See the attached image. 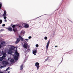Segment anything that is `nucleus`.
Masks as SVG:
<instances>
[{
	"instance_id": "f257e3e1",
	"label": "nucleus",
	"mask_w": 73,
	"mask_h": 73,
	"mask_svg": "<svg viewBox=\"0 0 73 73\" xmlns=\"http://www.w3.org/2000/svg\"><path fill=\"white\" fill-rule=\"evenodd\" d=\"M2 52L1 53V54L2 55H3V56L2 57H0V61H2L3 59H4V58H5V57L7 56V55H6V52H4L3 51H2Z\"/></svg>"
},
{
	"instance_id": "f03ea898",
	"label": "nucleus",
	"mask_w": 73,
	"mask_h": 73,
	"mask_svg": "<svg viewBox=\"0 0 73 73\" xmlns=\"http://www.w3.org/2000/svg\"><path fill=\"white\" fill-rule=\"evenodd\" d=\"M40 64L38 62H36L35 64V66H36L37 68V70H38V69H39V68H40Z\"/></svg>"
},
{
	"instance_id": "7ed1b4c3",
	"label": "nucleus",
	"mask_w": 73,
	"mask_h": 73,
	"mask_svg": "<svg viewBox=\"0 0 73 73\" xmlns=\"http://www.w3.org/2000/svg\"><path fill=\"white\" fill-rule=\"evenodd\" d=\"M15 55H16L15 56H16L18 57H19V56H20L19 53H18L17 50H15Z\"/></svg>"
},
{
	"instance_id": "20e7f679",
	"label": "nucleus",
	"mask_w": 73,
	"mask_h": 73,
	"mask_svg": "<svg viewBox=\"0 0 73 73\" xmlns=\"http://www.w3.org/2000/svg\"><path fill=\"white\" fill-rule=\"evenodd\" d=\"M49 44H50V40H49L46 46V49L47 50H48V46H49Z\"/></svg>"
},
{
	"instance_id": "39448f33",
	"label": "nucleus",
	"mask_w": 73,
	"mask_h": 73,
	"mask_svg": "<svg viewBox=\"0 0 73 73\" xmlns=\"http://www.w3.org/2000/svg\"><path fill=\"white\" fill-rule=\"evenodd\" d=\"M20 38H17V39L16 41L15 42V44H18L19 42H20Z\"/></svg>"
},
{
	"instance_id": "423d86ee",
	"label": "nucleus",
	"mask_w": 73,
	"mask_h": 73,
	"mask_svg": "<svg viewBox=\"0 0 73 73\" xmlns=\"http://www.w3.org/2000/svg\"><path fill=\"white\" fill-rule=\"evenodd\" d=\"M11 48L9 49L10 50L12 51V50H15V47H14V46H11Z\"/></svg>"
},
{
	"instance_id": "0eeeda50",
	"label": "nucleus",
	"mask_w": 73,
	"mask_h": 73,
	"mask_svg": "<svg viewBox=\"0 0 73 73\" xmlns=\"http://www.w3.org/2000/svg\"><path fill=\"white\" fill-rule=\"evenodd\" d=\"M25 31H21V33L20 35H23V36H24V34H25Z\"/></svg>"
},
{
	"instance_id": "6e6552de",
	"label": "nucleus",
	"mask_w": 73,
	"mask_h": 73,
	"mask_svg": "<svg viewBox=\"0 0 73 73\" xmlns=\"http://www.w3.org/2000/svg\"><path fill=\"white\" fill-rule=\"evenodd\" d=\"M19 56H16L15 55L14 56V59L15 61H17L19 58H18Z\"/></svg>"
},
{
	"instance_id": "1a4fd4ad",
	"label": "nucleus",
	"mask_w": 73,
	"mask_h": 73,
	"mask_svg": "<svg viewBox=\"0 0 73 73\" xmlns=\"http://www.w3.org/2000/svg\"><path fill=\"white\" fill-rule=\"evenodd\" d=\"M23 47L25 49L27 48V44L26 43H25L23 45Z\"/></svg>"
},
{
	"instance_id": "9d476101",
	"label": "nucleus",
	"mask_w": 73,
	"mask_h": 73,
	"mask_svg": "<svg viewBox=\"0 0 73 73\" xmlns=\"http://www.w3.org/2000/svg\"><path fill=\"white\" fill-rule=\"evenodd\" d=\"M3 63L4 65H7V64H8V62L6 61H3Z\"/></svg>"
},
{
	"instance_id": "9b49d317",
	"label": "nucleus",
	"mask_w": 73,
	"mask_h": 73,
	"mask_svg": "<svg viewBox=\"0 0 73 73\" xmlns=\"http://www.w3.org/2000/svg\"><path fill=\"white\" fill-rule=\"evenodd\" d=\"M10 32H12L13 30L12 29L11 27H9L8 29H7Z\"/></svg>"
},
{
	"instance_id": "f8f14e48",
	"label": "nucleus",
	"mask_w": 73,
	"mask_h": 73,
	"mask_svg": "<svg viewBox=\"0 0 73 73\" xmlns=\"http://www.w3.org/2000/svg\"><path fill=\"white\" fill-rule=\"evenodd\" d=\"M13 53V52H12V51L11 50H9L8 52V54H12Z\"/></svg>"
},
{
	"instance_id": "ddd939ff",
	"label": "nucleus",
	"mask_w": 73,
	"mask_h": 73,
	"mask_svg": "<svg viewBox=\"0 0 73 73\" xmlns=\"http://www.w3.org/2000/svg\"><path fill=\"white\" fill-rule=\"evenodd\" d=\"M19 38L20 39L21 41H24V39H23V37L19 35Z\"/></svg>"
},
{
	"instance_id": "4468645a",
	"label": "nucleus",
	"mask_w": 73,
	"mask_h": 73,
	"mask_svg": "<svg viewBox=\"0 0 73 73\" xmlns=\"http://www.w3.org/2000/svg\"><path fill=\"white\" fill-rule=\"evenodd\" d=\"M20 70H23V68H24V66L23 65V64H22L20 67Z\"/></svg>"
},
{
	"instance_id": "2eb2a0df",
	"label": "nucleus",
	"mask_w": 73,
	"mask_h": 73,
	"mask_svg": "<svg viewBox=\"0 0 73 73\" xmlns=\"http://www.w3.org/2000/svg\"><path fill=\"white\" fill-rule=\"evenodd\" d=\"M28 27H29V25L27 24H25L24 26V27H25V28H28Z\"/></svg>"
},
{
	"instance_id": "dca6fc26",
	"label": "nucleus",
	"mask_w": 73,
	"mask_h": 73,
	"mask_svg": "<svg viewBox=\"0 0 73 73\" xmlns=\"http://www.w3.org/2000/svg\"><path fill=\"white\" fill-rule=\"evenodd\" d=\"M33 54H34V55H36V54L35 53H37V50H35L33 51Z\"/></svg>"
},
{
	"instance_id": "f3484780",
	"label": "nucleus",
	"mask_w": 73,
	"mask_h": 73,
	"mask_svg": "<svg viewBox=\"0 0 73 73\" xmlns=\"http://www.w3.org/2000/svg\"><path fill=\"white\" fill-rule=\"evenodd\" d=\"M5 42H4L3 41H2L1 42V45H3L5 44Z\"/></svg>"
},
{
	"instance_id": "a211bd4d",
	"label": "nucleus",
	"mask_w": 73,
	"mask_h": 73,
	"mask_svg": "<svg viewBox=\"0 0 73 73\" xmlns=\"http://www.w3.org/2000/svg\"><path fill=\"white\" fill-rule=\"evenodd\" d=\"M6 14H7V12H6V11L5 10L4 12V13L3 14V16H4L6 15Z\"/></svg>"
},
{
	"instance_id": "6ab92c4d",
	"label": "nucleus",
	"mask_w": 73,
	"mask_h": 73,
	"mask_svg": "<svg viewBox=\"0 0 73 73\" xmlns=\"http://www.w3.org/2000/svg\"><path fill=\"white\" fill-rule=\"evenodd\" d=\"M10 62H14V59H11L10 60Z\"/></svg>"
},
{
	"instance_id": "aec40b11",
	"label": "nucleus",
	"mask_w": 73,
	"mask_h": 73,
	"mask_svg": "<svg viewBox=\"0 0 73 73\" xmlns=\"http://www.w3.org/2000/svg\"><path fill=\"white\" fill-rule=\"evenodd\" d=\"M17 25H13L12 26V28H15V27H17Z\"/></svg>"
},
{
	"instance_id": "412c9836",
	"label": "nucleus",
	"mask_w": 73,
	"mask_h": 73,
	"mask_svg": "<svg viewBox=\"0 0 73 73\" xmlns=\"http://www.w3.org/2000/svg\"><path fill=\"white\" fill-rule=\"evenodd\" d=\"M13 31L14 32H16V31H17V29H16L13 28Z\"/></svg>"
},
{
	"instance_id": "4be33fe9",
	"label": "nucleus",
	"mask_w": 73,
	"mask_h": 73,
	"mask_svg": "<svg viewBox=\"0 0 73 73\" xmlns=\"http://www.w3.org/2000/svg\"><path fill=\"white\" fill-rule=\"evenodd\" d=\"M1 7H2V3L0 2V9H1Z\"/></svg>"
},
{
	"instance_id": "5701e85b",
	"label": "nucleus",
	"mask_w": 73,
	"mask_h": 73,
	"mask_svg": "<svg viewBox=\"0 0 73 73\" xmlns=\"http://www.w3.org/2000/svg\"><path fill=\"white\" fill-rule=\"evenodd\" d=\"M9 68L10 67H9L7 68L6 70V71H7V70H9Z\"/></svg>"
},
{
	"instance_id": "b1692460",
	"label": "nucleus",
	"mask_w": 73,
	"mask_h": 73,
	"mask_svg": "<svg viewBox=\"0 0 73 73\" xmlns=\"http://www.w3.org/2000/svg\"><path fill=\"white\" fill-rule=\"evenodd\" d=\"M49 57L47 58V59H45V61H48V59H49Z\"/></svg>"
},
{
	"instance_id": "393cba45",
	"label": "nucleus",
	"mask_w": 73,
	"mask_h": 73,
	"mask_svg": "<svg viewBox=\"0 0 73 73\" xmlns=\"http://www.w3.org/2000/svg\"><path fill=\"white\" fill-rule=\"evenodd\" d=\"M44 38L45 40H47V39H48V38L46 36H45Z\"/></svg>"
},
{
	"instance_id": "a878e982",
	"label": "nucleus",
	"mask_w": 73,
	"mask_h": 73,
	"mask_svg": "<svg viewBox=\"0 0 73 73\" xmlns=\"http://www.w3.org/2000/svg\"><path fill=\"white\" fill-rule=\"evenodd\" d=\"M2 23V20H0V24H1Z\"/></svg>"
},
{
	"instance_id": "bb28decb",
	"label": "nucleus",
	"mask_w": 73,
	"mask_h": 73,
	"mask_svg": "<svg viewBox=\"0 0 73 73\" xmlns=\"http://www.w3.org/2000/svg\"><path fill=\"white\" fill-rule=\"evenodd\" d=\"M18 27L19 28H22V26L21 25H18Z\"/></svg>"
},
{
	"instance_id": "cd10ccee",
	"label": "nucleus",
	"mask_w": 73,
	"mask_h": 73,
	"mask_svg": "<svg viewBox=\"0 0 73 73\" xmlns=\"http://www.w3.org/2000/svg\"><path fill=\"white\" fill-rule=\"evenodd\" d=\"M36 47H38V44H36Z\"/></svg>"
},
{
	"instance_id": "c85d7f7f",
	"label": "nucleus",
	"mask_w": 73,
	"mask_h": 73,
	"mask_svg": "<svg viewBox=\"0 0 73 73\" xmlns=\"http://www.w3.org/2000/svg\"><path fill=\"white\" fill-rule=\"evenodd\" d=\"M4 19H7V17H6V16H4Z\"/></svg>"
},
{
	"instance_id": "c756f323",
	"label": "nucleus",
	"mask_w": 73,
	"mask_h": 73,
	"mask_svg": "<svg viewBox=\"0 0 73 73\" xmlns=\"http://www.w3.org/2000/svg\"><path fill=\"white\" fill-rule=\"evenodd\" d=\"M32 38V37L31 36H30L29 37V39H30V38Z\"/></svg>"
},
{
	"instance_id": "7c9ffc66",
	"label": "nucleus",
	"mask_w": 73,
	"mask_h": 73,
	"mask_svg": "<svg viewBox=\"0 0 73 73\" xmlns=\"http://www.w3.org/2000/svg\"><path fill=\"white\" fill-rule=\"evenodd\" d=\"M25 40H26V41H28L29 40V39H25Z\"/></svg>"
},
{
	"instance_id": "2f4dec72",
	"label": "nucleus",
	"mask_w": 73,
	"mask_h": 73,
	"mask_svg": "<svg viewBox=\"0 0 73 73\" xmlns=\"http://www.w3.org/2000/svg\"><path fill=\"white\" fill-rule=\"evenodd\" d=\"M5 24H3L2 25V27H5Z\"/></svg>"
},
{
	"instance_id": "473e14b6",
	"label": "nucleus",
	"mask_w": 73,
	"mask_h": 73,
	"mask_svg": "<svg viewBox=\"0 0 73 73\" xmlns=\"http://www.w3.org/2000/svg\"><path fill=\"white\" fill-rule=\"evenodd\" d=\"M2 47V46H1V44H0V48H1Z\"/></svg>"
},
{
	"instance_id": "72a5a7b5",
	"label": "nucleus",
	"mask_w": 73,
	"mask_h": 73,
	"mask_svg": "<svg viewBox=\"0 0 73 73\" xmlns=\"http://www.w3.org/2000/svg\"><path fill=\"white\" fill-rule=\"evenodd\" d=\"M5 22H7V19H5Z\"/></svg>"
},
{
	"instance_id": "f704fd0d",
	"label": "nucleus",
	"mask_w": 73,
	"mask_h": 73,
	"mask_svg": "<svg viewBox=\"0 0 73 73\" xmlns=\"http://www.w3.org/2000/svg\"><path fill=\"white\" fill-rule=\"evenodd\" d=\"M55 47H58V46H55Z\"/></svg>"
},
{
	"instance_id": "c9c22d12",
	"label": "nucleus",
	"mask_w": 73,
	"mask_h": 73,
	"mask_svg": "<svg viewBox=\"0 0 73 73\" xmlns=\"http://www.w3.org/2000/svg\"><path fill=\"white\" fill-rule=\"evenodd\" d=\"M0 73H3V72H1Z\"/></svg>"
},
{
	"instance_id": "e433bc0d",
	"label": "nucleus",
	"mask_w": 73,
	"mask_h": 73,
	"mask_svg": "<svg viewBox=\"0 0 73 73\" xmlns=\"http://www.w3.org/2000/svg\"><path fill=\"white\" fill-rule=\"evenodd\" d=\"M9 72H10L9 71V72H8V73H9Z\"/></svg>"
},
{
	"instance_id": "4c0bfd02",
	"label": "nucleus",
	"mask_w": 73,
	"mask_h": 73,
	"mask_svg": "<svg viewBox=\"0 0 73 73\" xmlns=\"http://www.w3.org/2000/svg\"><path fill=\"white\" fill-rule=\"evenodd\" d=\"M23 25H24V24H23Z\"/></svg>"
},
{
	"instance_id": "58836bf2",
	"label": "nucleus",
	"mask_w": 73,
	"mask_h": 73,
	"mask_svg": "<svg viewBox=\"0 0 73 73\" xmlns=\"http://www.w3.org/2000/svg\"><path fill=\"white\" fill-rule=\"evenodd\" d=\"M2 67H3V66H2Z\"/></svg>"
}]
</instances>
